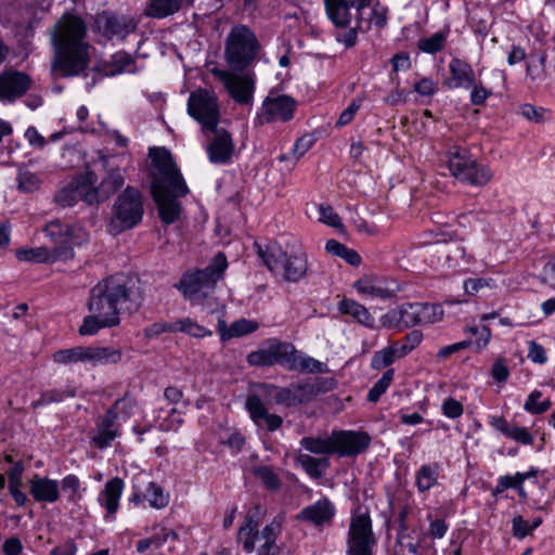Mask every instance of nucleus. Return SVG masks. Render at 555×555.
I'll list each match as a JSON object with an SVG mask.
<instances>
[{
    "mask_svg": "<svg viewBox=\"0 0 555 555\" xmlns=\"http://www.w3.org/2000/svg\"><path fill=\"white\" fill-rule=\"evenodd\" d=\"M395 376V370L388 369L383 376L373 385L367 392V401L377 402L379 398L387 391Z\"/></svg>",
    "mask_w": 555,
    "mask_h": 555,
    "instance_id": "obj_53",
    "label": "nucleus"
},
{
    "mask_svg": "<svg viewBox=\"0 0 555 555\" xmlns=\"http://www.w3.org/2000/svg\"><path fill=\"white\" fill-rule=\"evenodd\" d=\"M373 0H326L324 10L327 18L336 28H346L351 24V10L354 9L357 16H361L364 9L372 4Z\"/></svg>",
    "mask_w": 555,
    "mask_h": 555,
    "instance_id": "obj_17",
    "label": "nucleus"
},
{
    "mask_svg": "<svg viewBox=\"0 0 555 555\" xmlns=\"http://www.w3.org/2000/svg\"><path fill=\"white\" fill-rule=\"evenodd\" d=\"M333 444L334 453L339 456H357L370 447L371 437L365 431H333Z\"/></svg>",
    "mask_w": 555,
    "mask_h": 555,
    "instance_id": "obj_19",
    "label": "nucleus"
},
{
    "mask_svg": "<svg viewBox=\"0 0 555 555\" xmlns=\"http://www.w3.org/2000/svg\"><path fill=\"white\" fill-rule=\"evenodd\" d=\"M439 474V465L424 464L415 473V485L422 493L427 492L437 485Z\"/></svg>",
    "mask_w": 555,
    "mask_h": 555,
    "instance_id": "obj_40",
    "label": "nucleus"
},
{
    "mask_svg": "<svg viewBox=\"0 0 555 555\" xmlns=\"http://www.w3.org/2000/svg\"><path fill=\"white\" fill-rule=\"evenodd\" d=\"M439 305L404 302L382 317V324L388 328H406L418 324H431L442 319Z\"/></svg>",
    "mask_w": 555,
    "mask_h": 555,
    "instance_id": "obj_8",
    "label": "nucleus"
},
{
    "mask_svg": "<svg viewBox=\"0 0 555 555\" xmlns=\"http://www.w3.org/2000/svg\"><path fill=\"white\" fill-rule=\"evenodd\" d=\"M47 235L60 246L49 249L47 247L22 248L15 251L20 261L36 263H53L59 260L74 257V245H79L85 240L86 233L78 224L63 223L61 220H52L44 228Z\"/></svg>",
    "mask_w": 555,
    "mask_h": 555,
    "instance_id": "obj_4",
    "label": "nucleus"
},
{
    "mask_svg": "<svg viewBox=\"0 0 555 555\" xmlns=\"http://www.w3.org/2000/svg\"><path fill=\"white\" fill-rule=\"evenodd\" d=\"M397 359H401L399 357V351L397 350L395 344L389 345L382 350L376 351L371 361V367L373 370L379 371L391 365Z\"/></svg>",
    "mask_w": 555,
    "mask_h": 555,
    "instance_id": "obj_50",
    "label": "nucleus"
},
{
    "mask_svg": "<svg viewBox=\"0 0 555 555\" xmlns=\"http://www.w3.org/2000/svg\"><path fill=\"white\" fill-rule=\"evenodd\" d=\"M542 393L539 390H533L527 398L524 409L531 413V414H542L546 412L550 406L551 402L548 400L540 402Z\"/></svg>",
    "mask_w": 555,
    "mask_h": 555,
    "instance_id": "obj_60",
    "label": "nucleus"
},
{
    "mask_svg": "<svg viewBox=\"0 0 555 555\" xmlns=\"http://www.w3.org/2000/svg\"><path fill=\"white\" fill-rule=\"evenodd\" d=\"M228 260L223 253H218L211 262L202 270L186 271L182 274L176 287L183 294L192 306L207 305V312H215L217 298L212 296L216 284L223 278Z\"/></svg>",
    "mask_w": 555,
    "mask_h": 555,
    "instance_id": "obj_5",
    "label": "nucleus"
},
{
    "mask_svg": "<svg viewBox=\"0 0 555 555\" xmlns=\"http://www.w3.org/2000/svg\"><path fill=\"white\" fill-rule=\"evenodd\" d=\"M547 111L543 107H538L532 104H522L519 106L517 114L522 118L535 122L541 124L545 120V114Z\"/></svg>",
    "mask_w": 555,
    "mask_h": 555,
    "instance_id": "obj_62",
    "label": "nucleus"
},
{
    "mask_svg": "<svg viewBox=\"0 0 555 555\" xmlns=\"http://www.w3.org/2000/svg\"><path fill=\"white\" fill-rule=\"evenodd\" d=\"M113 210L114 217L109 223L112 233L116 234L135 227L143 217L141 193L132 186H127L117 197Z\"/></svg>",
    "mask_w": 555,
    "mask_h": 555,
    "instance_id": "obj_11",
    "label": "nucleus"
},
{
    "mask_svg": "<svg viewBox=\"0 0 555 555\" xmlns=\"http://www.w3.org/2000/svg\"><path fill=\"white\" fill-rule=\"evenodd\" d=\"M96 27L108 39L125 38L134 31L135 23L126 16H116L111 13L99 14L95 20Z\"/></svg>",
    "mask_w": 555,
    "mask_h": 555,
    "instance_id": "obj_23",
    "label": "nucleus"
},
{
    "mask_svg": "<svg viewBox=\"0 0 555 555\" xmlns=\"http://www.w3.org/2000/svg\"><path fill=\"white\" fill-rule=\"evenodd\" d=\"M362 102L363 98L353 99L347 108L340 113L336 121V127L340 128L349 125L354 119V116L360 109Z\"/></svg>",
    "mask_w": 555,
    "mask_h": 555,
    "instance_id": "obj_63",
    "label": "nucleus"
},
{
    "mask_svg": "<svg viewBox=\"0 0 555 555\" xmlns=\"http://www.w3.org/2000/svg\"><path fill=\"white\" fill-rule=\"evenodd\" d=\"M195 0H150L144 14L152 18H166L183 8L193 4Z\"/></svg>",
    "mask_w": 555,
    "mask_h": 555,
    "instance_id": "obj_32",
    "label": "nucleus"
},
{
    "mask_svg": "<svg viewBox=\"0 0 555 555\" xmlns=\"http://www.w3.org/2000/svg\"><path fill=\"white\" fill-rule=\"evenodd\" d=\"M88 364L92 366L117 364L122 359V352L114 347L87 346Z\"/></svg>",
    "mask_w": 555,
    "mask_h": 555,
    "instance_id": "obj_34",
    "label": "nucleus"
},
{
    "mask_svg": "<svg viewBox=\"0 0 555 555\" xmlns=\"http://www.w3.org/2000/svg\"><path fill=\"white\" fill-rule=\"evenodd\" d=\"M149 155L153 166L152 195L162 221L171 224L181 211L178 198L185 196L189 188L168 150L154 147Z\"/></svg>",
    "mask_w": 555,
    "mask_h": 555,
    "instance_id": "obj_1",
    "label": "nucleus"
},
{
    "mask_svg": "<svg viewBox=\"0 0 555 555\" xmlns=\"http://www.w3.org/2000/svg\"><path fill=\"white\" fill-rule=\"evenodd\" d=\"M543 522L541 516H530L525 518L518 514L512 518V535L517 540H522L533 533Z\"/></svg>",
    "mask_w": 555,
    "mask_h": 555,
    "instance_id": "obj_37",
    "label": "nucleus"
},
{
    "mask_svg": "<svg viewBox=\"0 0 555 555\" xmlns=\"http://www.w3.org/2000/svg\"><path fill=\"white\" fill-rule=\"evenodd\" d=\"M125 183L124 171L119 168H109L107 176L99 184L103 201L117 192Z\"/></svg>",
    "mask_w": 555,
    "mask_h": 555,
    "instance_id": "obj_43",
    "label": "nucleus"
},
{
    "mask_svg": "<svg viewBox=\"0 0 555 555\" xmlns=\"http://www.w3.org/2000/svg\"><path fill=\"white\" fill-rule=\"evenodd\" d=\"M281 389V386L274 384L256 383L251 386V392L248 396H256L263 402L267 401L278 404V396Z\"/></svg>",
    "mask_w": 555,
    "mask_h": 555,
    "instance_id": "obj_52",
    "label": "nucleus"
},
{
    "mask_svg": "<svg viewBox=\"0 0 555 555\" xmlns=\"http://www.w3.org/2000/svg\"><path fill=\"white\" fill-rule=\"evenodd\" d=\"M29 493L39 503H54L60 499L57 480L35 475L29 482Z\"/></svg>",
    "mask_w": 555,
    "mask_h": 555,
    "instance_id": "obj_28",
    "label": "nucleus"
},
{
    "mask_svg": "<svg viewBox=\"0 0 555 555\" xmlns=\"http://www.w3.org/2000/svg\"><path fill=\"white\" fill-rule=\"evenodd\" d=\"M337 309L341 314L351 317L365 327L372 328L374 326V318L369 310L351 298L344 297L338 302Z\"/></svg>",
    "mask_w": 555,
    "mask_h": 555,
    "instance_id": "obj_33",
    "label": "nucleus"
},
{
    "mask_svg": "<svg viewBox=\"0 0 555 555\" xmlns=\"http://www.w3.org/2000/svg\"><path fill=\"white\" fill-rule=\"evenodd\" d=\"M175 333H184L195 338L211 336L212 332L190 318L173 321Z\"/></svg>",
    "mask_w": 555,
    "mask_h": 555,
    "instance_id": "obj_47",
    "label": "nucleus"
},
{
    "mask_svg": "<svg viewBox=\"0 0 555 555\" xmlns=\"http://www.w3.org/2000/svg\"><path fill=\"white\" fill-rule=\"evenodd\" d=\"M295 461L300 465L304 470L312 478L321 477L325 469L328 468L330 462L327 459H317L308 453H299Z\"/></svg>",
    "mask_w": 555,
    "mask_h": 555,
    "instance_id": "obj_42",
    "label": "nucleus"
},
{
    "mask_svg": "<svg viewBox=\"0 0 555 555\" xmlns=\"http://www.w3.org/2000/svg\"><path fill=\"white\" fill-rule=\"evenodd\" d=\"M449 72L450 78L446 80V86L449 89H467L475 82V72L472 65L460 57L451 59Z\"/></svg>",
    "mask_w": 555,
    "mask_h": 555,
    "instance_id": "obj_26",
    "label": "nucleus"
},
{
    "mask_svg": "<svg viewBox=\"0 0 555 555\" xmlns=\"http://www.w3.org/2000/svg\"><path fill=\"white\" fill-rule=\"evenodd\" d=\"M87 25L73 14H64L55 24L52 41L55 57L52 70L61 77H73L82 73L89 64V44L85 41Z\"/></svg>",
    "mask_w": 555,
    "mask_h": 555,
    "instance_id": "obj_2",
    "label": "nucleus"
},
{
    "mask_svg": "<svg viewBox=\"0 0 555 555\" xmlns=\"http://www.w3.org/2000/svg\"><path fill=\"white\" fill-rule=\"evenodd\" d=\"M124 489V480L119 477H114L106 481L104 489L99 493L98 502L105 509L104 518L106 520L115 519Z\"/></svg>",
    "mask_w": 555,
    "mask_h": 555,
    "instance_id": "obj_24",
    "label": "nucleus"
},
{
    "mask_svg": "<svg viewBox=\"0 0 555 555\" xmlns=\"http://www.w3.org/2000/svg\"><path fill=\"white\" fill-rule=\"evenodd\" d=\"M255 247L268 270L281 275L285 282L298 283L308 275V256L301 248L287 253L279 244L262 247L256 243Z\"/></svg>",
    "mask_w": 555,
    "mask_h": 555,
    "instance_id": "obj_6",
    "label": "nucleus"
},
{
    "mask_svg": "<svg viewBox=\"0 0 555 555\" xmlns=\"http://www.w3.org/2000/svg\"><path fill=\"white\" fill-rule=\"evenodd\" d=\"M134 409L135 400L125 396L116 400L105 414L109 415L117 423H120V421L128 420L133 414Z\"/></svg>",
    "mask_w": 555,
    "mask_h": 555,
    "instance_id": "obj_46",
    "label": "nucleus"
},
{
    "mask_svg": "<svg viewBox=\"0 0 555 555\" xmlns=\"http://www.w3.org/2000/svg\"><path fill=\"white\" fill-rule=\"evenodd\" d=\"M245 409L258 428L273 433L283 425V418L278 414L270 413L266 403L256 396H247Z\"/></svg>",
    "mask_w": 555,
    "mask_h": 555,
    "instance_id": "obj_22",
    "label": "nucleus"
},
{
    "mask_svg": "<svg viewBox=\"0 0 555 555\" xmlns=\"http://www.w3.org/2000/svg\"><path fill=\"white\" fill-rule=\"evenodd\" d=\"M73 182L77 189L80 199L89 205L103 202L100 186H96L98 176L91 170H86L76 175Z\"/></svg>",
    "mask_w": 555,
    "mask_h": 555,
    "instance_id": "obj_25",
    "label": "nucleus"
},
{
    "mask_svg": "<svg viewBox=\"0 0 555 555\" xmlns=\"http://www.w3.org/2000/svg\"><path fill=\"white\" fill-rule=\"evenodd\" d=\"M450 36V27L446 26L429 37L418 40L417 49L427 54H436L444 50L448 38Z\"/></svg>",
    "mask_w": 555,
    "mask_h": 555,
    "instance_id": "obj_38",
    "label": "nucleus"
},
{
    "mask_svg": "<svg viewBox=\"0 0 555 555\" xmlns=\"http://www.w3.org/2000/svg\"><path fill=\"white\" fill-rule=\"evenodd\" d=\"M327 253L344 259L347 263L358 267L361 263V257L354 249L347 247L336 240H328L325 244Z\"/></svg>",
    "mask_w": 555,
    "mask_h": 555,
    "instance_id": "obj_44",
    "label": "nucleus"
},
{
    "mask_svg": "<svg viewBox=\"0 0 555 555\" xmlns=\"http://www.w3.org/2000/svg\"><path fill=\"white\" fill-rule=\"evenodd\" d=\"M131 65H133V59L130 54L117 52L104 64L103 68L106 75L116 76L124 72H129Z\"/></svg>",
    "mask_w": 555,
    "mask_h": 555,
    "instance_id": "obj_48",
    "label": "nucleus"
},
{
    "mask_svg": "<svg viewBox=\"0 0 555 555\" xmlns=\"http://www.w3.org/2000/svg\"><path fill=\"white\" fill-rule=\"evenodd\" d=\"M448 168L453 177L470 185H485L493 177L488 166L479 164L468 150L456 145L448 151Z\"/></svg>",
    "mask_w": 555,
    "mask_h": 555,
    "instance_id": "obj_9",
    "label": "nucleus"
},
{
    "mask_svg": "<svg viewBox=\"0 0 555 555\" xmlns=\"http://www.w3.org/2000/svg\"><path fill=\"white\" fill-rule=\"evenodd\" d=\"M286 370L322 374L328 372V366L324 362H321L314 358L304 354L301 351L297 350L295 346L292 344L286 364Z\"/></svg>",
    "mask_w": 555,
    "mask_h": 555,
    "instance_id": "obj_29",
    "label": "nucleus"
},
{
    "mask_svg": "<svg viewBox=\"0 0 555 555\" xmlns=\"http://www.w3.org/2000/svg\"><path fill=\"white\" fill-rule=\"evenodd\" d=\"M300 446L310 453L330 455L334 453L333 435L330 438L304 437Z\"/></svg>",
    "mask_w": 555,
    "mask_h": 555,
    "instance_id": "obj_45",
    "label": "nucleus"
},
{
    "mask_svg": "<svg viewBox=\"0 0 555 555\" xmlns=\"http://www.w3.org/2000/svg\"><path fill=\"white\" fill-rule=\"evenodd\" d=\"M79 201L81 199L78 196V192L73 180L62 188L55 195V202L62 207H72Z\"/></svg>",
    "mask_w": 555,
    "mask_h": 555,
    "instance_id": "obj_59",
    "label": "nucleus"
},
{
    "mask_svg": "<svg viewBox=\"0 0 555 555\" xmlns=\"http://www.w3.org/2000/svg\"><path fill=\"white\" fill-rule=\"evenodd\" d=\"M363 18L362 16H357L356 25L351 26V24L346 27L347 29L344 34L337 35L336 40L343 43L346 48H351L357 43L358 33L362 29Z\"/></svg>",
    "mask_w": 555,
    "mask_h": 555,
    "instance_id": "obj_61",
    "label": "nucleus"
},
{
    "mask_svg": "<svg viewBox=\"0 0 555 555\" xmlns=\"http://www.w3.org/2000/svg\"><path fill=\"white\" fill-rule=\"evenodd\" d=\"M296 107L297 102L294 98L271 90L257 112L255 125L287 122L293 119Z\"/></svg>",
    "mask_w": 555,
    "mask_h": 555,
    "instance_id": "obj_14",
    "label": "nucleus"
},
{
    "mask_svg": "<svg viewBox=\"0 0 555 555\" xmlns=\"http://www.w3.org/2000/svg\"><path fill=\"white\" fill-rule=\"evenodd\" d=\"M145 498L154 508L162 509L169 503V496L156 482H150L146 487Z\"/></svg>",
    "mask_w": 555,
    "mask_h": 555,
    "instance_id": "obj_55",
    "label": "nucleus"
},
{
    "mask_svg": "<svg viewBox=\"0 0 555 555\" xmlns=\"http://www.w3.org/2000/svg\"><path fill=\"white\" fill-rule=\"evenodd\" d=\"M422 332L414 330L406 334L402 341H396L393 344L399 351V357L403 358L412 350H414L422 343Z\"/></svg>",
    "mask_w": 555,
    "mask_h": 555,
    "instance_id": "obj_57",
    "label": "nucleus"
},
{
    "mask_svg": "<svg viewBox=\"0 0 555 555\" xmlns=\"http://www.w3.org/2000/svg\"><path fill=\"white\" fill-rule=\"evenodd\" d=\"M206 139L208 140L206 153L211 164L227 165L232 162L235 145L228 130L216 127L209 131V137Z\"/></svg>",
    "mask_w": 555,
    "mask_h": 555,
    "instance_id": "obj_18",
    "label": "nucleus"
},
{
    "mask_svg": "<svg viewBox=\"0 0 555 555\" xmlns=\"http://www.w3.org/2000/svg\"><path fill=\"white\" fill-rule=\"evenodd\" d=\"M353 288L360 295L384 300L391 298L396 293L395 288H390L386 281L376 275H364L360 278L353 283Z\"/></svg>",
    "mask_w": 555,
    "mask_h": 555,
    "instance_id": "obj_27",
    "label": "nucleus"
},
{
    "mask_svg": "<svg viewBox=\"0 0 555 555\" xmlns=\"http://www.w3.org/2000/svg\"><path fill=\"white\" fill-rule=\"evenodd\" d=\"M113 327L112 325H104V319L95 313H91L83 318L82 324L79 327V334L81 336L95 335L100 330Z\"/></svg>",
    "mask_w": 555,
    "mask_h": 555,
    "instance_id": "obj_58",
    "label": "nucleus"
},
{
    "mask_svg": "<svg viewBox=\"0 0 555 555\" xmlns=\"http://www.w3.org/2000/svg\"><path fill=\"white\" fill-rule=\"evenodd\" d=\"M211 74L220 82L229 95L238 104H249L254 100L256 76L255 73H245L240 70L211 69Z\"/></svg>",
    "mask_w": 555,
    "mask_h": 555,
    "instance_id": "obj_13",
    "label": "nucleus"
},
{
    "mask_svg": "<svg viewBox=\"0 0 555 555\" xmlns=\"http://www.w3.org/2000/svg\"><path fill=\"white\" fill-rule=\"evenodd\" d=\"M292 343L282 341L278 338H270L264 347L247 354V363L251 366H272L280 364L286 369Z\"/></svg>",
    "mask_w": 555,
    "mask_h": 555,
    "instance_id": "obj_16",
    "label": "nucleus"
},
{
    "mask_svg": "<svg viewBox=\"0 0 555 555\" xmlns=\"http://www.w3.org/2000/svg\"><path fill=\"white\" fill-rule=\"evenodd\" d=\"M120 434V423L114 421L109 415L105 414L96 424V431L91 438V444L98 449H105Z\"/></svg>",
    "mask_w": 555,
    "mask_h": 555,
    "instance_id": "obj_31",
    "label": "nucleus"
},
{
    "mask_svg": "<svg viewBox=\"0 0 555 555\" xmlns=\"http://www.w3.org/2000/svg\"><path fill=\"white\" fill-rule=\"evenodd\" d=\"M40 178L28 169L22 168L17 172V188L21 192L30 193L39 189Z\"/></svg>",
    "mask_w": 555,
    "mask_h": 555,
    "instance_id": "obj_56",
    "label": "nucleus"
},
{
    "mask_svg": "<svg viewBox=\"0 0 555 555\" xmlns=\"http://www.w3.org/2000/svg\"><path fill=\"white\" fill-rule=\"evenodd\" d=\"M442 414L448 418H459L464 413L463 404L456 399L449 397L443 400L441 405Z\"/></svg>",
    "mask_w": 555,
    "mask_h": 555,
    "instance_id": "obj_64",
    "label": "nucleus"
},
{
    "mask_svg": "<svg viewBox=\"0 0 555 555\" xmlns=\"http://www.w3.org/2000/svg\"><path fill=\"white\" fill-rule=\"evenodd\" d=\"M335 515V505L327 498H322L305 506L297 514L296 519L322 529L332 525Z\"/></svg>",
    "mask_w": 555,
    "mask_h": 555,
    "instance_id": "obj_20",
    "label": "nucleus"
},
{
    "mask_svg": "<svg viewBox=\"0 0 555 555\" xmlns=\"http://www.w3.org/2000/svg\"><path fill=\"white\" fill-rule=\"evenodd\" d=\"M254 475L270 491L280 489L282 481L278 472L268 465H260L254 468Z\"/></svg>",
    "mask_w": 555,
    "mask_h": 555,
    "instance_id": "obj_51",
    "label": "nucleus"
},
{
    "mask_svg": "<svg viewBox=\"0 0 555 555\" xmlns=\"http://www.w3.org/2000/svg\"><path fill=\"white\" fill-rule=\"evenodd\" d=\"M52 360L56 364L70 365L77 363L88 364L87 346H76L74 348L60 349L53 352Z\"/></svg>",
    "mask_w": 555,
    "mask_h": 555,
    "instance_id": "obj_41",
    "label": "nucleus"
},
{
    "mask_svg": "<svg viewBox=\"0 0 555 555\" xmlns=\"http://www.w3.org/2000/svg\"><path fill=\"white\" fill-rule=\"evenodd\" d=\"M142 296L131 280L115 275L99 282L90 292L88 309L104 319V325L120 323V311H137Z\"/></svg>",
    "mask_w": 555,
    "mask_h": 555,
    "instance_id": "obj_3",
    "label": "nucleus"
},
{
    "mask_svg": "<svg viewBox=\"0 0 555 555\" xmlns=\"http://www.w3.org/2000/svg\"><path fill=\"white\" fill-rule=\"evenodd\" d=\"M261 49L256 33L249 26L235 24L224 40V60L232 70L245 72L259 59Z\"/></svg>",
    "mask_w": 555,
    "mask_h": 555,
    "instance_id": "obj_7",
    "label": "nucleus"
},
{
    "mask_svg": "<svg viewBox=\"0 0 555 555\" xmlns=\"http://www.w3.org/2000/svg\"><path fill=\"white\" fill-rule=\"evenodd\" d=\"M281 532V522L273 520L262 529V538L264 543L258 548L257 555H278L279 546L276 545V539Z\"/></svg>",
    "mask_w": 555,
    "mask_h": 555,
    "instance_id": "obj_39",
    "label": "nucleus"
},
{
    "mask_svg": "<svg viewBox=\"0 0 555 555\" xmlns=\"http://www.w3.org/2000/svg\"><path fill=\"white\" fill-rule=\"evenodd\" d=\"M376 543L369 514L352 517L348 530L347 554L373 555Z\"/></svg>",
    "mask_w": 555,
    "mask_h": 555,
    "instance_id": "obj_15",
    "label": "nucleus"
},
{
    "mask_svg": "<svg viewBox=\"0 0 555 555\" xmlns=\"http://www.w3.org/2000/svg\"><path fill=\"white\" fill-rule=\"evenodd\" d=\"M258 327V322L248 319L234 321L229 327H227L223 320H219L218 322V332L222 340H229L234 337H242L251 334L256 332Z\"/></svg>",
    "mask_w": 555,
    "mask_h": 555,
    "instance_id": "obj_36",
    "label": "nucleus"
},
{
    "mask_svg": "<svg viewBox=\"0 0 555 555\" xmlns=\"http://www.w3.org/2000/svg\"><path fill=\"white\" fill-rule=\"evenodd\" d=\"M546 54L538 53L530 54L529 60L527 62V76L532 80H544L546 77Z\"/></svg>",
    "mask_w": 555,
    "mask_h": 555,
    "instance_id": "obj_49",
    "label": "nucleus"
},
{
    "mask_svg": "<svg viewBox=\"0 0 555 555\" xmlns=\"http://www.w3.org/2000/svg\"><path fill=\"white\" fill-rule=\"evenodd\" d=\"M188 114L202 127L205 137L216 129L220 121L218 96L207 89L193 91L188 99Z\"/></svg>",
    "mask_w": 555,
    "mask_h": 555,
    "instance_id": "obj_12",
    "label": "nucleus"
},
{
    "mask_svg": "<svg viewBox=\"0 0 555 555\" xmlns=\"http://www.w3.org/2000/svg\"><path fill=\"white\" fill-rule=\"evenodd\" d=\"M488 424L505 437L525 446L533 443V436L526 427L512 426L503 416L490 415Z\"/></svg>",
    "mask_w": 555,
    "mask_h": 555,
    "instance_id": "obj_30",
    "label": "nucleus"
},
{
    "mask_svg": "<svg viewBox=\"0 0 555 555\" xmlns=\"http://www.w3.org/2000/svg\"><path fill=\"white\" fill-rule=\"evenodd\" d=\"M237 540L246 553H251L256 548V541L264 542L262 532L260 534L258 532V521L250 514L245 516L244 522L238 529Z\"/></svg>",
    "mask_w": 555,
    "mask_h": 555,
    "instance_id": "obj_35",
    "label": "nucleus"
},
{
    "mask_svg": "<svg viewBox=\"0 0 555 555\" xmlns=\"http://www.w3.org/2000/svg\"><path fill=\"white\" fill-rule=\"evenodd\" d=\"M31 86V78L22 72L10 69L0 74V101L13 102L23 96Z\"/></svg>",
    "mask_w": 555,
    "mask_h": 555,
    "instance_id": "obj_21",
    "label": "nucleus"
},
{
    "mask_svg": "<svg viewBox=\"0 0 555 555\" xmlns=\"http://www.w3.org/2000/svg\"><path fill=\"white\" fill-rule=\"evenodd\" d=\"M336 382L332 377L292 383L279 391L278 405L295 408L310 403L317 396L333 390Z\"/></svg>",
    "mask_w": 555,
    "mask_h": 555,
    "instance_id": "obj_10",
    "label": "nucleus"
},
{
    "mask_svg": "<svg viewBox=\"0 0 555 555\" xmlns=\"http://www.w3.org/2000/svg\"><path fill=\"white\" fill-rule=\"evenodd\" d=\"M74 390H64V389H51L46 390L41 393L39 399L33 402V408L38 409L51 403L62 402L67 397H74Z\"/></svg>",
    "mask_w": 555,
    "mask_h": 555,
    "instance_id": "obj_54",
    "label": "nucleus"
}]
</instances>
